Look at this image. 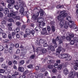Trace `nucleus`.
I'll return each instance as SVG.
<instances>
[{
	"mask_svg": "<svg viewBox=\"0 0 78 78\" xmlns=\"http://www.w3.org/2000/svg\"><path fill=\"white\" fill-rule=\"evenodd\" d=\"M2 68L4 70L7 69L8 67V66H7L5 64H2Z\"/></svg>",
	"mask_w": 78,
	"mask_h": 78,
	"instance_id": "obj_14",
	"label": "nucleus"
},
{
	"mask_svg": "<svg viewBox=\"0 0 78 78\" xmlns=\"http://www.w3.org/2000/svg\"><path fill=\"white\" fill-rule=\"evenodd\" d=\"M26 78V76L25 74L22 75L20 76L19 78Z\"/></svg>",
	"mask_w": 78,
	"mask_h": 78,
	"instance_id": "obj_46",
	"label": "nucleus"
},
{
	"mask_svg": "<svg viewBox=\"0 0 78 78\" xmlns=\"http://www.w3.org/2000/svg\"><path fill=\"white\" fill-rule=\"evenodd\" d=\"M52 71L53 73H56L57 71V70L55 69H52Z\"/></svg>",
	"mask_w": 78,
	"mask_h": 78,
	"instance_id": "obj_64",
	"label": "nucleus"
},
{
	"mask_svg": "<svg viewBox=\"0 0 78 78\" xmlns=\"http://www.w3.org/2000/svg\"><path fill=\"white\" fill-rule=\"evenodd\" d=\"M62 65H60L58 66L57 69H58V70H61V69H62Z\"/></svg>",
	"mask_w": 78,
	"mask_h": 78,
	"instance_id": "obj_39",
	"label": "nucleus"
},
{
	"mask_svg": "<svg viewBox=\"0 0 78 78\" xmlns=\"http://www.w3.org/2000/svg\"><path fill=\"white\" fill-rule=\"evenodd\" d=\"M51 27L52 32H55V31H56V29H55V26H54L53 25H52Z\"/></svg>",
	"mask_w": 78,
	"mask_h": 78,
	"instance_id": "obj_29",
	"label": "nucleus"
},
{
	"mask_svg": "<svg viewBox=\"0 0 78 78\" xmlns=\"http://www.w3.org/2000/svg\"><path fill=\"white\" fill-rule=\"evenodd\" d=\"M30 33L32 34L33 36H34V33H35V31L34 30H32L30 31Z\"/></svg>",
	"mask_w": 78,
	"mask_h": 78,
	"instance_id": "obj_48",
	"label": "nucleus"
},
{
	"mask_svg": "<svg viewBox=\"0 0 78 78\" xmlns=\"http://www.w3.org/2000/svg\"><path fill=\"white\" fill-rule=\"evenodd\" d=\"M40 71L42 72H44V71H45V68H42L41 69H40Z\"/></svg>",
	"mask_w": 78,
	"mask_h": 78,
	"instance_id": "obj_59",
	"label": "nucleus"
},
{
	"mask_svg": "<svg viewBox=\"0 0 78 78\" xmlns=\"http://www.w3.org/2000/svg\"><path fill=\"white\" fill-rule=\"evenodd\" d=\"M8 21L9 22H14L13 19L11 18L8 19Z\"/></svg>",
	"mask_w": 78,
	"mask_h": 78,
	"instance_id": "obj_49",
	"label": "nucleus"
},
{
	"mask_svg": "<svg viewBox=\"0 0 78 78\" xmlns=\"http://www.w3.org/2000/svg\"><path fill=\"white\" fill-rule=\"evenodd\" d=\"M15 31L16 32V33H18L20 31V28L19 27H17Z\"/></svg>",
	"mask_w": 78,
	"mask_h": 78,
	"instance_id": "obj_35",
	"label": "nucleus"
},
{
	"mask_svg": "<svg viewBox=\"0 0 78 78\" xmlns=\"http://www.w3.org/2000/svg\"><path fill=\"white\" fill-rule=\"evenodd\" d=\"M60 58L63 59L64 58H67L68 57V54H62L59 55Z\"/></svg>",
	"mask_w": 78,
	"mask_h": 78,
	"instance_id": "obj_9",
	"label": "nucleus"
},
{
	"mask_svg": "<svg viewBox=\"0 0 78 78\" xmlns=\"http://www.w3.org/2000/svg\"><path fill=\"white\" fill-rule=\"evenodd\" d=\"M15 9H16L17 10H19V6L17 5H15L14 6Z\"/></svg>",
	"mask_w": 78,
	"mask_h": 78,
	"instance_id": "obj_56",
	"label": "nucleus"
},
{
	"mask_svg": "<svg viewBox=\"0 0 78 78\" xmlns=\"http://www.w3.org/2000/svg\"><path fill=\"white\" fill-rule=\"evenodd\" d=\"M42 18H38L35 15V14H34L32 16V19L33 20H34V21H36V20L37 21H39V20H41L42 19Z\"/></svg>",
	"mask_w": 78,
	"mask_h": 78,
	"instance_id": "obj_6",
	"label": "nucleus"
},
{
	"mask_svg": "<svg viewBox=\"0 0 78 78\" xmlns=\"http://www.w3.org/2000/svg\"><path fill=\"white\" fill-rule=\"evenodd\" d=\"M12 63L14 64V65H16L17 64V62L16 60H13Z\"/></svg>",
	"mask_w": 78,
	"mask_h": 78,
	"instance_id": "obj_62",
	"label": "nucleus"
},
{
	"mask_svg": "<svg viewBox=\"0 0 78 78\" xmlns=\"http://www.w3.org/2000/svg\"><path fill=\"white\" fill-rule=\"evenodd\" d=\"M63 72L65 75H67V74H69V70H68V69L66 68L64 70Z\"/></svg>",
	"mask_w": 78,
	"mask_h": 78,
	"instance_id": "obj_17",
	"label": "nucleus"
},
{
	"mask_svg": "<svg viewBox=\"0 0 78 78\" xmlns=\"http://www.w3.org/2000/svg\"><path fill=\"white\" fill-rule=\"evenodd\" d=\"M19 2L20 3H21V4H23V5L25 4V2H23V0H19Z\"/></svg>",
	"mask_w": 78,
	"mask_h": 78,
	"instance_id": "obj_42",
	"label": "nucleus"
},
{
	"mask_svg": "<svg viewBox=\"0 0 78 78\" xmlns=\"http://www.w3.org/2000/svg\"><path fill=\"white\" fill-rule=\"evenodd\" d=\"M66 40L67 41H70L71 40V38L70 37H69V36H67L66 37Z\"/></svg>",
	"mask_w": 78,
	"mask_h": 78,
	"instance_id": "obj_54",
	"label": "nucleus"
},
{
	"mask_svg": "<svg viewBox=\"0 0 78 78\" xmlns=\"http://www.w3.org/2000/svg\"><path fill=\"white\" fill-rule=\"evenodd\" d=\"M4 14H9V9L8 8H5L3 11Z\"/></svg>",
	"mask_w": 78,
	"mask_h": 78,
	"instance_id": "obj_12",
	"label": "nucleus"
},
{
	"mask_svg": "<svg viewBox=\"0 0 78 78\" xmlns=\"http://www.w3.org/2000/svg\"><path fill=\"white\" fill-rule=\"evenodd\" d=\"M5 48L2 45L0 46V51H3L4 50Z\"/></svg>",
	"mask_w": 78,
	"mask_h": 78,
	"instance_id": "obj_40",
	"label": "nucleus"
},
{
	"mask_svg": "<svg viewBox=\"0 0 78 78\" xmlns=\"http://www.w3.org/2000/svg\"><path fill=\"white\" fill-rule=\"evenodd\" d=\"M24 4H20V5H19V7L20 8H21V9H22L23 8V5Z\"/></svg>",
	"mask_w": 78,
	"mask_h": 78,
	"instance_id": "obj_38",
	"label": "nucleus"
},
{
	"mask_svg": "<svg viewBox=\"0 0 78 78\" xmlns=\"http://www.w3.org/2000/svg\"><path fill=\"white\" fill-rule=\"evenodd\" d=\"M20 13L21 15H23V12H24V9L23 8L19 10Z\"/></svg>",
	"mask_w": 78,
	"mask_h": 78,
	"instance_id": "obj_22",
	"label": "nucleus"
},
{
	"mask_svg": "<svg viewBox=\"0 0 78 78\" xmlns=\"http://www.w3.org/2000/svg\"><path fill=\"white\" fill-rule=\"evenodd\" d=\"M66 39V37L65 36H61V37L59 39V36H57V37L56 39L57 41H59V44H62L63 42V40H64Z\"/></svg>",
	"mask_w": 78,
	"mask_h": 78,
	"instance_id": "obj_4",
	"label": "nucleus"
},
{
	"mask_svg": "<svg viewBox=\"0 0 78 78\" xmlns=\"http://www.w3.org/2000/svg\"><path fill=\"white\" fill-rule=\"evenodd\" d=\"M45 42V40L44 39H41L40 41H39L37 40L36 41V43L37 45H41V44H44Z\"/></svg>",
	"mask_w": 78,
	"mask_h": 78,
	"instance_id": "obj_7",
	"label": "nucleus"
},
{
	"mask_svg": "<svg viewBox=\"0 0 78 78\" xmlns=\"http://www.w3.org/2000/svg\"><path fill=\"white\" fill-rule=\"evenodd\" d=\"M21 23L20 22H17L16 23V25L17 26H20V25H21Z\"/></svg>",
	"mask_w": 78,
	"mask_h": 78,
	"instance_id": "obj_60",
	"label": "nucleus"
},
{
	"mask_svg": "<svg viewBox=\"0 0 78 78\" xmlns=\"http://www.w3.org/2000/svg\"><path fill=\"white\" fill-rule=\"evenodd\" d=\"M27 35H29V36H30V34H31V30H27L26 31Z\"/></svg>",
	"mask_w": 78,
	"mask_h": 78,
	"instance_id": "obj_25",
	"label": "nucleus"
},
{
	"mask_svg": "<svg viewBox=\"0 0 78 78\" xmlns=\"http://www.w3.org/2000/svg\"><path fill=\"white\" fill-rule=\"evenodd\" d=\"M40 69H41V67L40 66H37L35 67V70L36 71L39 70H40Z\"/></svg>",
	"mask_w": 78,
	"mask_h": 78,
	"instance_id": "obj_37",
	"label": "nucleus"
},
{
	"mask_svg": "<svg viewBox=\"0 0 78 78\" xmlns=\"http://www.w3.org/2000/svg\"><path fill=\"white\" fill-rule=\"evenodd\" d=\"M41 34L42 35H48V34L46 28H43L42 31L41 32Z\"/></svg>",
	"mask_w": 78,
	"mask_h": 78,
	"instance_id": "obj_8",
	"label": "nucleus"
},
{
	"mask_svg": "<svg viewBox=\"0 0 78 78\" xmlns=\"http://www.w3.org/2000/svg\"><path fill=\"white\" fill-rule=\"evenodd\" d=\"M3 46L5 47L4 53H6V55L8 56H10L11 55L12 53V48H14L15 47V45L12 43H11L10 44V48H9L8 49V46L6 44H3Z\"/></svg>",
	"mask_w": 78,
	"mask_h": 78,
	"instance_id": "obj_2",
	"label": "nucleus"
},
{
	"mask_svg": "<svg viewBox=\"0 0 78 78\" xmlns=\"http://www.w3.org/2000/svg\"><path fill=\"white\" fill-rule=\"evenodd\" d=\"M77 41H76V40H74V41L72 40L70 42V45H73L74 43H77Z\"/></svg>",
	"mask_w": 78,
	"mask_h": 78,
	"instance_id": "obj_19",
	"label": "nucleus"
},
{
	"mask_svg": "<svg viewBox=\"0 0 78 78\" xmlns=\"http://www.w3.org/2000/svg\"><path fill=\"white\" fill-rule=\"evenodd\" d=\"M66 20H68L69 21V22H68V23H69V22H71V17L69 16H67L66 17Z\"/></svg>",
	"mask_w": 78,
	"mask_h": 78,
	"instance_id": "obj_27",
	"label": "nucleus"
},
{
	"mask_svg": "<svg viewBox=\"0 0 78 78\" xmlns=\"http://www.w3.org/2000/svg\"><path fill=\"white\" fill-rule=\"evenodd\" d=\"M15 0H7V2L9 3H12L14 4L15 3Z\"/></svg>",
	"mask_w": 78,
	"mask_h": 78,
	"instance_id": "obj_15",
	"label": "nucleus"
},
{
	"mask_svg": "<svg viewBox=\"0 0 78 78\" xmlns=\"http://www.w3.org/2000/svg\"><path fill=\"white\" fill-rule=\"evenodd\" d=\"M67 59L66 60L67 61H70V60H71L72 59V57L71 55H69L68 56V57L66 58Z\"/></svg>",
	"mask_w": 78,
	"mask_h": 78,
	"instance_id": "obj_26",
	"label": "nucleus"
},
{
	"mask_svg": "<svg viewBox=\"0 0 78 78\" xmlns=\"http://www.w3.org/2000/svg\"><path fill=\"white\" fill-rule=\"evenodd\" d=\"M8 37L9 39H12V37H12V35L11 34H9L8 36Z\"/></svg>",
	"mask_w": 78,
	"mask_h": 78,
	"instance_id": "obj_53",
	"label": "nucleus"
},
{
	"mask_svg": "<svg viewBox=\"0 0 78 78\" xmlns=\"http://www.w3.org/2000/svg\"><path fill=\"white\" fill-rule=\"evenodd\" d=\"M70 27L71 28L73 27L74 29H76L77 28V25L74 24V22L73 21H71L68 23V22H66L65 23L64 28L67 29L68 27Z\"/></svg>",
	"mask_w": 78,
	"mask_h": 78,
	"instance_id": "obj_3",
	"label": "nucleus"
},
{
	"mask_svg": "<svg viewBox=\"0 0 78 78\" xmlns=\"http://www.w3.org/2000/svg\"><path fill=\"white\" fill-rule=\"evenodd\" d=\"M39 13H40L39 12H37L35 14V16H36L38 18V17H39Z\"/></svg>",
	"mask_w": 78,
	"mask_h": 78,
	"instance_id": "obj_55",
	"label": "nucleus"
},
{
	"mask_svg": "<svg viewBox=\"0 0 78 78\" xmlns=\"http://www.w3.org/2000/svg\"><path fill=\"white\" fill-rule=\"evenodd\" d=\"M3 41L5 43H9V40L8 39H5L3 40Z\"/></svg>",
	"mask_w": 78,
	"mask_h": 78,
	"instance_id": "obj_45",
	"label": "nucleus"
},
{
	"mask_svg": "<svg viewBox=\"0 0 78 78\" xmlns=\"http://www.w3.org/2000/svg\"><path fill=\"white\" fill-rule=\"evenodd\" d=\"M6 21L3 20L1 22L2 24L1 25V26L2 25H5L6 24Z\"/></svg>",
	"mask_w": 78,
	"mask_h": 78,
	"instance_id": "obj_43",
	"label": "nucleus"
},
{
	"mask_svg": "<svg viewBox=\"0 0 78 78\" xmlns=\"http://www.w3.org/2000/svg\"><path fill=\"white\" fill-rule=\"evenodd\" d=\"M57 8H61V9H62L64 8V5H58L56 6Z\"/></svg>",
	"mask_w": 78,
	"mask_h": 78,
	"instance_id": "obj_28",
	"label": "nucleus"
},
{
	"mask_svg": "<svg viewBox=\"0 0 78 78\" xmlns=\"http://www.w3.org/2000/svg\"><path fill=\"white\" fill-rule=\"evenodd\" d=\"M61 50L62 51H65V49H62L61 47H58V49H57L56 51V55H59V54H60V51H61Z\"/></svg>",
	"mask_w": 78,
	"mask_h": 78,
	"instance_id": "obj_5",
	"label": "nucleus"
},
{
	"mask_svg": "<svg viewBox=\"0 0 78 78\" xmlns=\"http://www.w3.org/2000/svg\"><path fill=\"white\" fill-rule=\"evenodd\" d=\"M2 37L3 38H6V34L5 33H2Z\"/></svg>",
	"mask_w": 78,
	"mask_h": 78,
	"instance_id": "obj_52",
	"label": "nucleus"
},
{
	"mask_svg": "<svg viewBox=\"0 0 78 78\" xmlns=\"http://www.w3.org/2000/svg\"><path fill=\"white\" fill-rule=\"evenodd\" d=\"M67 15V13L65 12V11H61L60 14L57 16L58 20L60 21V26L61 27H62L64 25V19L62 18V17H66Z\"/></svg>",
	"mask_w": 78,
	"mask_h": 78,
	"instance_id": "obj_1",
	"label": "nucleus"
},
{
	"mask_svg": "<svg viewBox=\"0 0 78 78\" xmlns=\"http://www.w3.org/2000/svg\"><path fill=\"white\" fill-rule=\"evenodd\" d=\"M28 69H33V65L31 64H30L29 65L27 66Z\"/></svg>",
	"mask_w": 78,
	"mask_h": 78,
	"instance_id": "obj_33",
	"label": "nucleus"
},
{
	"mask_svg": "<svg viewBox=\"0 0 78 78\" xmlns=\"http://www.w3.org/2000/svg\"><path fill=\"white\" fill-rule=\"evenodd\" d=\"M5 69H1L0 70V73H5Z\"/></svg>",
	"mask_w": 78,
	"mask_h": 78,
	"instance_id": "obj_50",
	"label": "nucleus"
},
{
	"mask_svg": "<svg viewBox=\"0 0 78 78\" xmlns=\"http://www.w3.org/2000/svg\"><path fill=\"white\" fill-rule=\"evenodd\" d=\"M35 57V55H31L30 57V58L31 59H33Z\"/></svg>",
	"mask_w": 78,
	"mask_h": 78,
	"instance_id": "obj_47",
	"label": "nucleus"
},
{
	"mask_svg": "<svg viewBox=\"0 0 78 78\" xmlns=\"http://www.w3.org/2000/svg\"><path fill=\"white\" fill-rule=\"evenodd\" d=\"M28 70H26L23 72V73L24 75H27V74H28Z\"/></svg>",
	"mask_w": 78,
	"mask_h": 78,
	"instance_id": "obj_63",
	"label": "nucleus"
},
{
	"mask_svg": "<svg viewBox=\"0 0 78 78\" xmlns=\"http://www.w3.org/2000/svg\"><path fill=\"white\" fill-rule=\"evenodd\" d=\"M36 50H37V51H36L37 52H38V51H41V50H42V49L41 48V47H38V48H37Z\"/></svg>",
	"mask_w": 78,
	"mask_h": 78,
	"instance_id": "obj_44",
	"label": "nucleus"
},
{
	"mask_svg": "<svg viewBox=\"0 0 78 78\" xmlns=\"http://www.w3.org/2000/svg\"><path fill=\"white\" fill-rule=\"evenodd\" d=\"M13 58L14 59H16L17 60H18V59H19V57L15 55H13Z\"/></svg>",
	"mask_w": 78,
	"mask_h": 78,
	"instance_id": "obj_32",
	"label": "nucleus"
},
{
	"mask_svg": "<svg viewBox=\"0 0 78 78\" xmlns=\"http://www.w3.org/2000/svg\"><path fill=\"white\" fill-rule=\"evenodd\" d=\"M27 49L24 48H23L22 49V53L23 56V55H25L27 54Z\"/></svg>",
	"mask_w": 78,
	"mask_h": 78,
	"instance_id": "obj_11",
	"label": "nucleus"
},
{
	"mask_svg": "<svg viewBox=\"0 0 78 78\" xmlns=\"http://www.w3.org/2000/svg\"><path fill=\"white\" fill-rule=\"evenodd\" d=\"M49 48L50 50L52 51H54L55 50V48H54V46L52 45H51L49 46Z\"/></svg>",
	"mask_w": 78,
	"mask_h": 78,
	"instance_id": "obj_21",
	"label": "nucleus"
},
{
	"mask_svg": "<svg viewBox=\"0 0 78 78\" xmlns=\"http://www.w3.org/2000/svg\"><path fill=\"white\" fill-rule=\"evenodd\" d=\"M77 67H78V65H76V66H74V68L76 70H78V68Z\"/></svg>",
	"mask_w": 78,
	"mask_h": 78,
	"instance_id": "obj_57",
	"label": "nucleus"
},
{
	"mask_svg": "<svg viewBox=\"0 0 78 78\" xmlns=\"http://www.w3.org/2000/svg\"><path fill=\"white\" fill-rule=\"evenodd\" d=\"M39 12L40 13L41 16H43L44 15V11H43V10L42 9H40V11Z\"/></svg>",
	"mask_w": 78,
	"mask_h": 78,
	"instance_id": "obj_24",
	"label": "nucleus"
},
{
	"mask_svg": "<svg viewBox=\"0 0 78 78\" xmlns=\"http://www.w3.org/2000/svg\"><path fill=\"white\" fill-rule=\"evenodd\" d=\"M13 19H14L15 20H20V17L19 16H15L14 17Z\"/></svg>",
	"mask_w": 78,
	"mask_h": 78,
	"instance_id": "obj_31",
	"label": "nucleus"
},
{
	"mask_svg": "<svg viewBox=\"0 0 78 78\" xmlns=\"http://www.w3.org/2000/svg\"><path fill=\"white\" fill-rule=\"evenodd\" d=\"M76 74L75 73H73V72H70L69 74V76L70 78H75L74 77L75 76Z\"/></svg>",
	"mask_w": 78,
	"mask_h": 78,
	"instance_id": "obj_10",
	"label": "nucleus"
},
{
	"mask_svg": "<svg viewBox=\"0 0 78 78\" xmlns=\"http://www.w3.org/2000/svg\"><path fill=\"white\" fill-rule=\"evenodd\" d=\"M48 67L50 69H52L53 68V66L51 65H49L48 66Z\"/></svg>",
	"mask_w": 78,
	"mask_h": 78,
	"instance_id": "obj_34",
	"label": "nucleus"
},
{
	"mask_svg": "<svg viewBox=\"0 0 78 78\" xmlns=\"http://www.w3.org/2000/svg\"><path fill=\"white\" fill-rule=\"evenodd\" d=\"M54 62H55V61L52 60H48L47 61V63L49 64H53V63H54Z\"/></svg>",
	"mask_w": 78,
	"mask_h": 78,
	"instance_id": "obj_23",
	"label": "nucleus"
},
{
	"mask_svg": "<svg viewBox=\"0 0 78 78\" xmlns=\"http://www.w3.org/2000/svg\"><path fill=\"white\" fill-rule=\"evenodd\" d=\"M25 28H26V26L25 25H23L21 28V29L22 30H25Z\"/></svg>",
	"mask_w": 78,
	"mask_h": 78,
	"instance_id": "obj_41",
	"label": "nucleus"
},
{
	"mask_svg": "<svg viewBox=\"0 0 78 78\" xmlns=\"http://www.w3.org/2000/svg\"><path fill=\"white\" fill-rule=\"evenodd\" d=\"M58 63H55L54 65V67L55 68H58Z\"/></svg>",
	"mask_w": 78,
	"mask_h": 78,
	"instance_id": "obj_58",
	"label": "nucleus"
},
{
	"mask_svg": "<svg viewBox=\"0 0 78 78\" xmlns=\"http://www.w3.org/2000/svg\"><path fill=\"white\" fill-rule=\"evenodd\" d=\"M13 4H14L12 3L9 4L8 5V8H9V9H12L14 7L13 6Z\"/></svg>",
	"mask_w": 78,
	"mask_h": 78,
	"instance_id": "obj_20",
	"label": "nucleus"
},
{
	"mask_svg": "<svg viewBox=\"0 0 78 78\" xmlns=\"http://www.w3.org/2000/svg\"><path fill=\"white\" fill-rule=\"evenodd\" d=\"M69 36L71 38H72V37H74V34H70Z\"/></svg>",
	"mask_w": 78,
	"mask_h": 78,
	"instance_id": "obj_61",
	"label": "nucleus"
},
{
	"mask_svg": "<svg viewBox=\"0 0 78 78\" xmlns=\"http://www.w3.org/2000/svg\"><path fill=\"white\" fill-rule=\"evenodd\" d=\"M16 16V13H9V14H8V17H12L13 18H14V17H15Z\"/></svg>",
	"mask_w": 78,
	"mask_h": 78,
	"instance_id": "obj_13",
	"label": "nucleus"
},
{
	"mask_svg": "<svg viewBox=\"0 0 78 78\" xmlns=\"http://www.w3.org/2000/svg\"><path fill=\"white\" fill-rule=\"evenodd\" d=\"M24 63H25V61H24V60H20L18 62L19 65H20V66H22V65H23V64Z\"/></svg>",
	"mask_w": 78,
	"mask_h": 78,
	"instance_id": "obj_16",
	"label": "nucleus"
},
{
	"mask_svg": "<svg viewBox=\"0 0 78 78\" xmlns=\"http://www.w3.org/2000/svg\"><path fill=\"white\" fill-rule=\"evenodd\" d=\"M18 70L21 72H24V68L23 67H19Z\"/></svg>",
	"mask_w": 78,
	"mask_h": 78,
	"instance_id": "obj_18",
	"label": "nucleus"
},
{
	"mask_svg": "<svg viewBox=\"0 0 78 78\" xmlns=\"http://www.w3.org/2000/svg\"><path fill=\"white\" fill-rule=\"evenodd\" d=\"M52 43L53 44L56 43V39H52Z\"/></svg>",
	"mask_w": 78,
	"mask_h": 78,
	"instance_id": "obj_51",
	"label": "nucleus"
},
{
	"mask_svg": "<svg viewBox=\"0 0 78 78\" xmlns=\"http://www.w3.org/2000/svg\"><path fill=\"white\" fill-rule=\"evenodd\" d=\"M5 72L6 73V74H9V73L10 72V69H5Z\"/></svg>",
	"mask_w": 78,
	"mask_h": 78,
	"instance_id": "obj_30",
	"label": "nucleus"
},
{
	"mask_svg": "<svg viewBox=\"0 0 78 78\" xmlns=\"http://www.w3.org/2000/svg\"><path fill=\"white\" fill-rule=\"evenodd\" d=\"M47 51L46 49L44 48L42 50V52L43 53H46V52H47Z\"/></svg>",
	"mask_w": 78,
	"mask_h": 78,
	"instance_id": "obj_36",
	"label": "nucleus"
}]
</instances>
